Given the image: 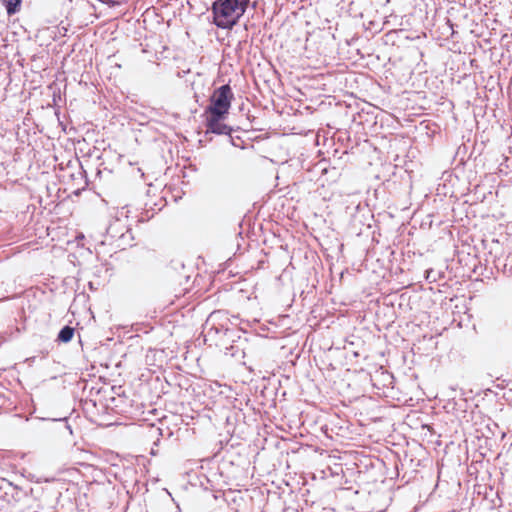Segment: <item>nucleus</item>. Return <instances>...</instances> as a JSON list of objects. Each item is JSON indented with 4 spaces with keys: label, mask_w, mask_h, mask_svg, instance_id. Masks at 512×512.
<instances>
[{
    "label": "nucleus",
    "mask_w": 512,
    "mask_h": 512,
    "mask_svg": "<svg viewBox=\"0 0 512 512\" xmlns=\"http://www.w3.org/2000/svg\"><path fill=\"white\" fill-rule=\"evenodd\" d=\"M128 231V225L123 223L119 218H116L107 228V234L111 238H122Z\"/></svg>",
    "instance_id": "obj_4"
},
{
    "label": "nucleus",
    "mask_w": 512,
    "mask_h": 512,
    "mask_svg": "<svg viewBox=\"0 0 512 512\" xmlns=\"http://www.w3.org/2000/svg\"><path fill=\"white\" fill-rule=\"evenodd\" d=\"M250 0H216L212 4L213 23L221 29H232L244 15Z\"/></svg>",
    "instance_id": "obj_1"
},
{
    "label": "nucleus",
    "mask_w": 512,
    "mask_h": 512,
    "mask_svg": "<svg viewBox=\"0 0 512 512\" xmlns=\"http://www.w3.org/2000/svg\"><path fill=\"white\" fill-rule=\"evenodd\" d=\"M22 0H4L8 15H13L19 11Z\"/></svg>",
    "instance_id": "obj_6"
},
{
    "label": "nucleus",
    "mask_w": 512,
    "mask_h": 512,
    "mask_svg": "<svg viewBox=\"0 0 512 512\" xmlns=\"http://www.w3.org/2000/svg\"><path fill=\"white\" fill-rule=\"evenodd\" d=\"M206 115V128L207 132L218 135H230L232 129L223 123L226 116H216L214 114Z\"/></svg>",
    "instance_id": "obj_3"
},
{
    "label": "nucleus",
    "mask_w": 512,
    "mask_h": 512,
    "mask_svg": "<svg viewBox=\"0 0 512 512\" xmlns=\"http://www.w3.org/2000/svg\"><path fill=\"white\" fill-rule=\"evenodd\" d=\"M233 93L229 85H222L214 90L210 97V104L205 109L204 114H214L216 116H226L231 106Z\"/></svg>",
    "instance_id": "obj_2"
},
{
    "label": "nucleus",
    "mask_w": 512,
    "mask_h": 512,
    "mask_svg": "<svg viewBox=\"0 0 512 512\" xmlns=\"http://www.w3.org/2000/svg\"><path fill=\"white\" fill-rule=\"evenodd\" d=\"M73 335H74V328H72L70 326H65L60 330L57 340L59 342L68 343L73 338Z\"/></svg>",
    "instance_id": "obj_5"
}]
</instances>
